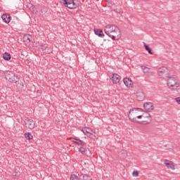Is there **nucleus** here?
Returning a JSON list of instances; mask_svg holds the SVG:
<instances>
[{"label":"nucleus","mask_w":180,"mask_h":180,"mask_svg":"<svg viewBox=\"0 0 180 180\" xmlns=\"http://www.w3.org/2000/svg\"><path fill=\"white\" fill-rule=\"evenodd\" d=\"M94 33L96 34V36H98V37H105V34H103V31L102 30H94Z\"/></svg>","instance_id":"dca6fc26"},{"label":"nucleus","mask_w":180,"mask_h":180,"mask_svg":"<svg viewBox=\"0 0 180 180\" xmlns=\"http://www.w3.org/2000/svg\"><path fill=\"white\" fill-rule=\"evenodd\" d=\"M166 72H168V69H167V68L165 67L160 68L158 70V74L159 77H162V75H164V74H166Z\"/></svg>","instance_id":"ddd939ff"},{"label":"nucleus","mask_w":180,"mask_h":180,"mask_svg":"<svg viewBox=\"0 0 180 180\" xmlns=\"http://www.w3.org/2000/svg\"><path fill=\"white\" fill-rule=\"evenodd\" d=\"M25 137L27 140H32L33 139V135L30 132H27L25 134Z\"/></svg>","instance_id":"aec40b11"},{"label":"nucleus","mask_w":180,"mask_h":180,"mask_svg":"<svg viewBox=\"0 0 180 180\" xmlns=\"http://www.w3.org/2000/svg\"><path fill=\"white\" fill-rule=\"evenodd\" d=\"M176 102H177V103H179V105H180V97H177L175 98Z\"/></svg>","instance_id":"c756f323"},{"label":"nucleus","mask_w":180,"mask_h":180,"mask_svg":"<svg viewBox=\"0 0 180 180\" xmlns=\"http://www.w3.org/2000/svg\"><path fill=\"white\" fill-rule=\"evenodd\" d=\"M5 75L6 79L9 82H15L16 79H19V77L15 76V73L11 71L6 72Z\"/></svg>","instance_id":"39448f33"},{"label":"nucleus","mask_w":180,"mask_h":180,"mask_svg":"<svg viewBox=\"0 0 180 180\" xmlns=\"http://www.w3.org/2000/svg\"><path fill=\"white\" fill-rule=\"evenodd\" d=\"M79 151L82 154H86V148H84L83 146L79 148Z\"/></svg>","instance_id":"393cba45"},{"label":"nucleus","mask_w":180,"mask_h":180,"mask_svg":"<svg viewBox=\"0 0 180 180\" xmlns=\"http://www.w3.org/2000/svg\"><path fill=\"white\" fill-rule=\"evenodd\" d=\"M1 19L5 23H9L12 19L10 14H3L1 15Z\"/></svg>","instance_id":"f8f14e48"},{"label":"nucleus","mask_w":180,"mask_h":180,"mask_svg":"<svg viewBox=\"0 0 180 180\" xmlns=\"http://www.w3.org/2000/svg\"><path fill=\"white\" fill-rule=\"evenodd\" d=\"M70 180H79V177H78V176L76 174H72L70 176Z\"/></svg>","instance_id":"a878e982"},{"label":"nucleus","mask_w":180,"mask_h":180,"mask_svg":"<svg viewBox=\"0 0 180 180\" xmlns=\"http://www.w3.org/2000/svg\"><path fill=\"white\" fill-rule=\"evenodd\" d=\"M114 35H112L110 34H107L108 36H109V37H111L112 40H116V36H119L120 34V33L117 34L116 32H113Z\"/></svg>","instance_id":"b1692460"},{"label":"nucleus","mask_w":180,"mask_h":180,"mask_svg":"<svg viewBox=\"0 0 180 180\" xmlns=\"http://www.w3.org/2000/svg\"><path fill=\"white\" fill-rule=\"evenodd\" d=\"M129 120H131V122H132L133 123H134V122H136V118H131V117H130V115H129Z\"/></svg>","instance_id":"c85d7f7f"},{"label":"nucleus","mask_w":180,"mask_h":180,"mask_svg":"<svg viewBox=\"0 0 180 180\" xmlns=\"http://www.w3.org/2000/svg\"><path fill=\"white\" fill-rule=\"evenodd\" d=\"M133 176H139V172L138 171H134L132 172Z\"/></svg>","instance_id":"cd10ccee"},{"label":"nucleus","mask_w":180,"mask_h":180,"mask_svg":"<svg viewBox=\"0 0 180 180\" xmlns=\"http://www.w3.org/2000/svg\"><path fill=\"white\" fill-rule=\"evenodd\" d=\"M123 82L127 88H130L133 86V82L131 81V79L125 77L123 79Z\"/></svg>","instance_id":"9b49d317"},{"label":"nucleus","mask_w":180,"mask_h":180,"mask_svg":"<svg viewBox=\"0 0 180 180\" xmlns=\"http://www.w3.org/2000/svg\"><path fill=\"white\" fill-rule=\"evenodd\" d=\"M22 123L27 129H30V130H33L36 127V123H34V121L32 118L25 117Z\"/></svg>","instance_id":"f03ea898"},{"label":"nucleus","mask_w":180,"mask_h":180,"mask_svg":"<svg viewBox=\"0 0 180 180\" xmlns=\"http://www.w3.org/2000/svg\"><path fill=\"white\" fill-rule=\"evenodd\" d=\"M13 176H15V178H19V176H20V172L18 169L14 170L13 172Z\"/></svg>","instance_id":"412c9836"},{"label":"nucleus","mask_w":180,"mask_h":180,"mask_svg":"<svg viewBox=\"0 0 180 180\" xmlns=\"http://www.w3.org/2000/svg\"><path fill=\"white\" fill-rule=\"evenodd\" d=\"M143 1H144L145 2H147V1H148V0H143Z\"/></svg>","instance_id":"2f4dec72"},{"label":"nucleus","mask_w":180,"mask_h":180,"mask_svg":"<svg viewBox=\"0 0 180 180\" xmlns=\"http://www.w3.org/2000/svg\"><path fill=\"white\" fill-rule=\"evenodd\" d=\"M72 141L73 143H75V144H77L78 146H82V147H84V146H85V142H84L78 139L72 138Z\"/></svg>","instance_id":"4468645a"},{"label":"nucleus","mask_w":180,"mask_h":180,"mask_svg":"<svg viewBox=\"0 0 180 180\" xmlns=\"http://www.w3.org/2000/svg\"><path fill=\"white\" fill-rule=\"evenodd\" d=\"M149 117H150V122H151L152 120H151V117L150 115H149Z\"/></svg>","instance_id":"473e14b6"},{"label":"nucleus","mask_w":180,"mask_h":180,"mask_svg":"<svg viewBox=\"0 0 180 180\" xmlns=\"http://www.w3.org/2000/svg\"><path fill=\"white\" fill-rule=\"evenodd\" d=\"M104 32L105 34H110V33H116L118 34L120 33V31L119 30V28L113 25H107L104 28Z\"/></svg>","instance_id":"7ed1b4c3"},{"label":"nucleus","mask_w":180,"mask_h":180,"mask_svg":"<svg viewBox=\"0 0 180 180\" xmlns=\"http://www.w3.org/2000/svg\"><path fill=\"white\" fill-rule=\"evenodd\" d=\"M62 4L69 9H75L78 8L79 5L78 2L75 1V0H62Z\"/></svg>","instance_id":"20e7f679"},{"label":"nucleus","mask_w":180,"mask_h":180,"mask_svg":"<svg viewBox=\"0 0 180 180\" xmlns=\"http://www.w3.org/2000/svg\"><path fill=\"white\" fill-rule=\"evenodd\" d=\"M134 110H139V112H141L143 110L141 108H132L129 110V113L131 114V112H134Z\"/></svg>","instance_id":"bb28decb"},{"label":"nucleus","mask_w":180,"mask_h":180,"mask_svg":"<svg viewBox=\"0 0 180 180\" xmlns=\"http://www.w3.org/2000/svg\"><path fill=\"white\" fill-rule=\"evenodd\" d=\"M141 70L143 71L144 74H146V75H148V74H150V75H153V72H151V69H150L149 68L142 65Z\"/></svg>","instance_id":"2eb2a0df"},{"label":"nucleus","mask_w":180,"mask_h":180,"mask_svg":"<svg viewBox=\"0 0 180 180\" xmlns=\"http://www.w3.org/2000/svg\"><path fill=\"white\" fill-rule=\"evenodd\" d=\"M110 79L112 84H119L120 82V76L117 74H113Z\"/></svg>","instance_id":"1a4fd4ad"},{"label":"nucleus","mask_w":180,"mask_h":180,"mask_svg":"<svg viewBox=\"0 0 180 180\" xmlns=\"http://www.w3.org/2000/svg\"><path fill=\"white\" fill-rule=\"evenodd\" d=\"M167 85L170 89H178V88H179L180 84L175 76H172L169 77L167 79Z\"/></svg>","instance_id":"f257e3e1"},{"label":"nucleus","mask_w":180,"mask_h":180,"mask_svg":"<svg viewBox=\"0 0 180 180\" xmlns=\"http://www.w3.org/2000/svg\"><path fill=\"white\" fill-rule=\"evenodd\" d=\"M14 82H15L16 87L19 91H25V84H23V82L16 79Z\"/></svg>","instance_id":"6e6552de"},{"label":"nucleus","mask_w":180,"mask_h":180,"mask_svg":"<svg viewBox=\"0 0 180 180\" xmlns=\"http://www.w3.org/2000/svg\"><path fill=\"white\" fill-rule=\"evenodd\" d=\"M32 37L30 35H25L23 37L24 41H26L27 43H30V39Z\"/></svg>","instance_id":"5701e85b"},{"label":"nucleus","mask_w":180,"mask_h":180,"mask_svg":"<svg viewBox=\"0 0 180 180\" xmlns=\"http://www.w3.org/2000/svg\"><path fill=\"white\" fill-rule=\"evenodd\" d=\"M143 108L146 112H153L154 110V104L151 102H147L143 104Z\"/></svg>","instance_id":"423d86ee"},{"label":"nucleus","mask_w":180,"mask_h":180,"mask_svg":"<svg viewBox=\"0 0 180 180\" xmlns=\"http://www.w3.org/2000/svg\"><path fill=\"white\" fill-rule=\"evenodd\" d=\"M40 50H41L43 51V53H44L45 54H50V53H51V48L49 47V45L47 44H41L40 46Z\"/></svg>","instance_id":"0eeeda50"},{"label":"nucleus","mask_w":180,"mask_h":180,"mask_svg":"<svg viewBox=\"0 0 180 180\" xmlns=\"http://www.w3.org/2000/svg\"><path fill=\"white\" fill-rule=\"evenodd\" d=\"M164 164L167 167V168H169V169H175V164H174V162L168 160H165L164 161Z\"/></svg>","instance_id":"9d476101"},{"label":"nucleus","mask_w":180,"mask_h":180,"mask_svg":"<svg viewBox=\"0 0 180 180\" xmlns=\"http://www.w3.org/2000/svg\"><path fill=\"white\" fill-rule=\"evenodd\" d=\"M143 46H144L146 51H148V53H149V54H153V51L151 50V48H149L148 45H147L146 43H143Z\"/></svg>","instance_id":"6ab92c4d"},{"label":"nucleus","mask_w":180,"mask_h":180,"mask_svg":"<svg viewBox=\"0 0 180 180\" xmlns=\"http://www.w3.org/2000/svg\"><path fill=\"white\" fill-rule=\"evenodd\" d=\"M79 176L80 178H82V180H92V178L91 177V176L88 174H82Z\"/></svg>","instance_id":"a211bd4d"},{"label":"nucleus","mask_w":180,"mask_h":180,"mask_svg":"<svg viewBox=\"0 0 180 180\" xmlns=\"http://www.w3.org/2000/svg\"><path fill=\"white\" fill-rule=\"evenodd\" d=\"M82 131L84 134H91V129L88 127H84L82 129Z\"/></svg>","instance_id":"4be33fe9"},{"label":"nucleus","mask_w":180,"mask_h":180,"mask_svg":"<svg viewBox=\"0 0 180 180\" xmlns=\"http://www.w3.org/2000/svg\"><path fill=\"white\" fill-rule=\"evenodd\" d=\"M141 117H143V115H139V116H137V119H141Z\"/></svg>","instance_id":"7c9ffc66"},{"label":"nucleus","mask_w":180,"mask_h":180,"mask_svg":"<svg viewBox=\"0 0 180 180\" xmlns=\"http://www.w3.org/2000/svg\"><path fill=\"white\" fill-rule=\"evenodd\" d=\"M3 58L6 60V61H9L11 58H12V56H11V54L9 53H4L3 54Z\"/></svg>","instance_id":"f3484780"}]
</instances>
